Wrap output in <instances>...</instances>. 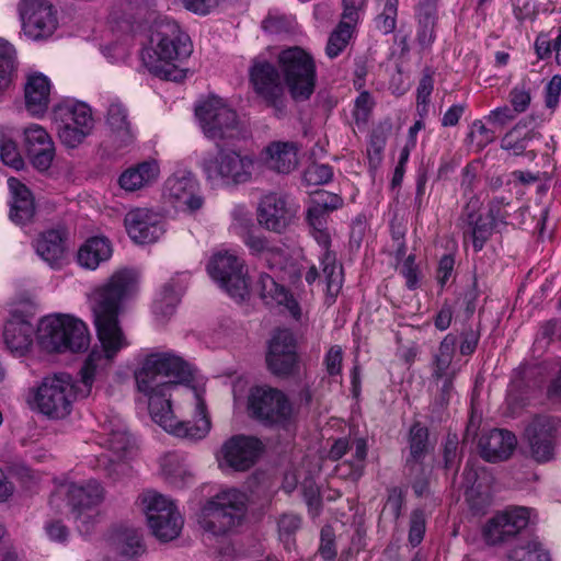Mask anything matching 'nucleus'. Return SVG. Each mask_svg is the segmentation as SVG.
I'll return each mask as SVG.
<instances>
[{"mask_svg":"<svg viewBox=\"0 0 561 561\" xmlns=\"http://www.w3.org/2000/svg\"><path fill=\"white\" fill-rule=\"evenodd\" d=\"M512 202L507 196H494L488 203L486 217L499 228L508 225V218L512 211Z\"/></svg>","mask_w":561,"mask_h":561,"instance_id":"obj_47","label":"nucleus"},{"mask_svg":"<svg viewBox=\"0 0 561 561\" xmlns=\"http://www.w3.org/2000/svg\"><path fill=\"white\" fill-rule=\"evenodd\" d=\"M254 91L274 110L276 117L286 115V98L277 68L267 61H255L250 70Z\"/></svg>","mask_w":561,"mask_h":561,"instance_id":"obj_19","label":"nucleus"},{"mask_svg":"<svg viewBox=\"0 0 561 561\" xmlns=\"http://www.w3.org/2000/svg\"><path fill=\"white\" fill-rule=\"evenodd\" d=\"M306 178L313 184H325L332 180L333 171L329 164H313L307 170Z\"/></svg>","mask_w":561,"mask_h":561,"instance_id":"obj_63","label":"nucleus"},{"mask_svg":"<svg viewBox=\"0 0 561 561\" xmlns=\"http://www.w3.org/2000/svg\"><path fill=\"white\" fill-rule=\"evenodd\" d=\"M530 510L524 506L510 507L490 518L482 529L486 543H501L527 527Z\"/></svg>","mask_w":561,"mask_h":561,"instance_id":"obj_22","label":"nucleus"},{"mask_svg":"<svg viewBox=\"0 0 561 561\" xmlns=\"http://www.w3.org/2000/svg\"><path fill=\"white\" fill-rule=\"evenodd\" d=\"M186 278L187 275L184 273L178 275V277L171 278L157 294L152 305V311L159 321L163 322L174 313L181 296L185 290Z\"/></svg>","mask_w":561,"mask_h":561,"instance_id":"obj_32","label":"nucleus"},{"mask_svg":"<svg viewBox=\"0 0 561 561\" xmlns=\"http://www.w3.org/2000/svg\"><path fill=\"white\" fill-rule=\"evenodd\" d=\"M53 83L42 72H33L26 77L24 83V101L26 111L35 117L43 116L50 104Z\"/></svg>","mask_w":561,"mask_h":561,"instance_id":"obj_28","label":"nucleus"},{"mask_svg":"<svg viewBox=\"0 0 561 561\" xmlns=\"http://www.w3.org/2000/svg\"><path fill=\"white\" fill-rule=\"evenodd\" d=\"M399 0H376L377 16L376 28L382 34H390L397 27Z\"/></svg>","mask_w":561,"mask_h":561,"instance_id":"obj_45","label":"nucleus"},{"mask_svg":"<svg viewBox=\"0 0 561 561\" xmlns=\"http://www.w3.org/2000/svg\"><path fill=\"white\" fill-rule=\"evenodd\" d=\"M425 533V518L422 511H414L411 514L409 541L415 547L421 543Z\"/></svg>","mask_w":561,"mask_h":561,"instance_id":"obj_57","label":"nucleus"},{"mask_svg":"<svg viewBox=\"0 0 561 561\" xmlns=\"http://www.w3.org/2000/svg\"><path fill=\"white\" fill-rule=\"evenodd\" d=\"M24 145L34 168L46 171L55 157L54 142L44 127L32 124L24 129Z\"/></svg>","mask_w":561,"mask_h":561,"instance_id":"obj_27","label":"nucleus"},{"mask_svg":"<svg viewBox=\"0 0 561 561\" xmlns=\"http://www.w3.org/2000/svg\"><path fill=\"white\" fill-rule=\"evenodd\" d=\"M119 552L126 558H135L145 552V546L140 534L136 530L127 531L121 543Z\"/></svg>","mask_w":561,"mask_h":561,"instance_id":"obj_52","label":"nucleus"},{"mask_svg":"<svg viewBox=\"0 0 561 561\" xmlns=\"http://www.w3.org/2000/svg\"><path fill=\"white\" fill-rule=\"evenodd\" d=\"M160 174V168L156 160L138 163L136 167L125 170L118 180L119 186L128 192L140 190L154 182Z\"/></svg>","mask_w":561,"mask_h":561,"instance_id":"obj_36","label":"nucleus"},{"mask_svg":"<svg viewBox=\"0 0 561 561\" xmlns=\"http://www.w3.org/2000/svg\"><path fill=\"white\" fill-rule=\"evenodd\" d=\"M266 364L270 371L276 376H290L297 371L296 343L289 330L275 332L268 345Z\"/></svg>","mask_w":561,"mask_h":561,"instance_id":"obj_23","label":"nucleus"},{"mask_svg":"<svg viewBox=\"0 0 561 561\" xmlns=\"http://www.w3.org/2000/svg\"><path fill=\"white\" fill-rule=\"evenodd\" d=\"M111 256L112 245L108 239L104 237H92L80 247L77 261L80 266L93 271Z\"/></svg>","mask_w":561,"mask_h":561,"instance_id":"obj_37","label":"nucleus"},{"mask_svg":"<svg viewBox=\"0 0 561 561\" xmlns=\"http://www.w3.org/2000/svg\"><path fill=\"white\" fill-rule=\"evenodd\" d=\"M191 377L190 364L172 351L148 354L135 373L152 420L168 433L196 442L209 434L211 421L204 393L179 387Z\"/></svg>","mask_w":561,"mask_h":561,"instance_id":"obj_2","label":"nucleus"},{"mask_svg":"<svg viewBox=\"0 0 561 561\" xmlns=\"http://www.w3.org/2000/svg\"><path fill=\"white\" fill-rule=\"evenodd\" d=\"M262 451V444L252 436L234 435L227 439L219 453L217 460L219 467L233 471H245L257 460Z\"/></svg>","mask_w":561,"mask_h":561,"instance_id":"obj_21","label":"nucleus"},{"mask_svg":"<svg viewBox=\"0 0 561 561\" xmlns=\"http://www.w3.org/2000/svg\"><path fill=\"white\" fill-rule=\"evenodd\" d=\"M343 360V351L339 345H333L327 352L323 364L330 376H336L341 374Z\"/></svg>","mask_w":561,"mask_h":561,"instance_id":"obj_61","label":"nucleus"},{"mask_svg":"<svg viewBox=\"0 0 561 561\" xmlns=\"http://www.w3.org/2000/svg\"><path fill=\"white\" fill-rule=\"evenodd\" d=\"M105 499L102 484L94 479L83 482L60 483L51 494L49 504L57 512L62 511L66 502L78 530L89 534L95 526L100 516V505Z\"/></svg>","mask_w":561,"mask_h":561,"instance_id":"obj_4","label":"nucleus"},{"mask_svg":"<svg viewBox=\"0 0 561 561\" xmlns=\"http://www.w3.org/2000/svg\"><path fill=\"white\" fill-rule=\"evenodd\" d=\"M138 284L136 270L121 268L92 291L90 305L100 345H94L85 358L78 382L68 374H55L43 378L38 386L31 389L28 403L32 409L50 419H64L70 414L78 398H87L91 393L96 378L128 345L118 313L123 304L137 294Z\"/></svg>","mask_w":561,"mask_h":561,"instance_id":"obj_1","label":"nucleus"},{"mask_svg":"<svg viewBox=\"0 0 561 561\" xmlns=\"http://www.w3.org/2000/svg\"><path fill=\"white\" fill-rule=\"evenodd\" d=\"M26 304L11 305L3 325V343L15 357L25 356L32 348L35 329L31 322Z\"/></svg>","mask_w":561,"mask_h":561,"instance_id":"obj_18","label":"nucleus"},{"mask_svg":"<svg viewBox=\"0 0 561 561\" xmlns=\"http://www.w3.org/2000/svg\"><path fill=\"white\" fill-rule=\"evenodd\" d=\"M15 70V49L7 41L0 38V91L7 89Z\"/></svg>","mask_w":561,"mask_h":561,"instance_id":"obj_46","label":"nucleus"},{"mask_svg":"<svg viewBox=\"0 0 561 561\" xmlns=\"http://www.w3.org/2000/svg\"><path fill=\"white\" fill-rule=\"evenodd\" d=\"M343 199L337 194L327 191H317L311 197L308 208L323 210V213L331 214L333 210L341 208Z\"/></svg>","mask_w":561,"mask_h":561,"instance_id":"obj_49","label":"nucleus"},{"mask_svg":"<svg viewBox=\"0 0 561 561\" xmlns=\"http://www.w3.org/2000/svg\"><path fill=\"white\" fill-rule=\"evenodd\" d=\"M561 98V75H554L543 87L545 107L553 114Z\"/></svg>","mask_w":561,"mask_h":561,"instance_id":"obj_54","label":"nucleus"},{"mask_svg":"<svg viewBox=\"0 0 561 561\" xmlns=\"http://www.w3.org/2000/svg\"><path fill=\"white\" fill-rule=\"evenodd\" d=\"M456 346L455 336L448 334L440 342L438 353L435 356L433 376L436 379L454 377L455 370L450 368Z\"/></svg>","mask_w":561,"mask_h":561,"instance_id":"obj_41","label":"nucleus"},{"mask_svg":"<svg viewBox=\"0 0 561 561\" xmlns=\"http://www.w3.org/2000/svg\"><path fill=\"white\" fill-rule=\"evenodd\" d=\"M193 51L190 36L172 19L158 15L149 26V43L141 51L147 69L157 77L182 81L186 69L181 64Z\"/></svg>","mask_w":561,"mask_h":561,"instance_id":"obj_3","label":"nucleus"},{"mask_svg":"<svg viewBox=\"0 0 561 561\" xmlns=\"http://www.w3.org/2000/svg\"><path fill=\"white\" fill-rule=\"evenodd\" d=\"M38 342L49 352L85 351L90 344V332L85 322L68 313L44 317L38 325Z\"/></svg>","mask_w":561,"mask_h":561,"instance_id":"obj_5","label":"nucleus"},{"mask_svg":"<svg viewBox=\"0 0 561 561\" xmlns=\"http://www.w3.org/2000/svg\"><path fill=\"white\" fill-rule=\"evenodd\" d=\"M374 101L367 91L362 92L355 100L353 117L357 125L365 124L373 110Z\"/></svg>","mask_w":561,"mask_h":561,"instance_id":"obj_56","label":"nucleus"},{"mask_svg":"<svg viewBox=\"0 0 561 561\" xmlns=\"http://www.w3.org/2000/svg\"><path fill=\"white\" fill-rule=\"evenodd\" d=\"M496 228L495 224H493L486 216L468 213L466 215L463 238L467 239L469 237L472 241L473 250L476 252H480Z\"/></svg>","mask_w":561,"mask_h":561,"instance_id":"obj_40","label":"nucleus"},{"mask_svg":"<svg viewBox=\"0 0 561 561\" xmlns=\"http://www.w3.org/2000/svg\"><path fill=\"white\" fill-rule=\"evenodd\" d=\"M0 159L4 164L15 170H21L24 165L15 142L2 134L0 135Z\"/></svg>","mask_w":561,"mask_h":561,"instance_id":"obj_50","label":"nucleus"},{"mask_svg":"<svg viewBox=\"0 0 561 561\" xmlns=\"http://www.w3.org/2000/svg\"><path fill=\"white\" fill-rule=\"evenodd\" d=\"M254 228L250 213L244 206H237L232 210L230 229L240 239Z\"/></svg>","mask_w":561,"mask_h":561,"instance_id":"obj_53","label":"nucleus"},{"mask_svg":"<svg viewBox=\"0 0 561 561\" xmlns=\"http://www.w3.org/2000/svg\"><path fill=\"white\" fill-rule=\"evenodd\" d=\"M250 415L267 425H286L293 416V407L279 390L255 387L248 397Z\"/></svg>","mask_w":561,"mask_h":561,"instance_id":"obj_14","label":"nucleus"},{"mask_svg":"<svg viewBox=\"0 0 561 561\" xmlns=\"http://www.w3.org/2000/svg\"><path fill=\"white\" fill-rule=\"evenodd\" d=\"M106 123L110 126L114 141L125 146L133 141L134 133L128 121L126 107L118 101H113L107 108Z\"/></svg>","mask_w":561,"mask_h":561,"instance_id":"obj_39","label":"nucleus"},{"mask_svg":"<svg viewBox=\"0 0 561 561\" xmlns=\"http://www.w3.org/2000/svg\"><path fill=\"white\" fill-rule=\"evenodd\" d=\"M124 224L130 239L140 244L158 241L165 231L163 217L147 208L128 211Z\"/></svg>","mask_w":561,"mask_h":561,"instance_id":"obj_25","label":"nucleus"},{"mask_svg":"<svg viewBox=\"0 0 561 561\" xmlns=\"http://www.w3.org/2000/svg\"><path fill=\"white\" fill-rule=\"evenodd\" d=\"M265 153L267 167L278 173H289L297 165V148L293 142H273Z\"/></svg>","mask_w":561,"mask_h":561,"instance_id":"obj_38","label":"nucleus"},{"mask_svg":"<svg viewBox=\"0 0 561 561\" xmlns=\"http://www.w3.org/2000/svg\"><path fill=\"white\" fill-rule=\"evenodd\" d=\"M560 427L561 420L548 414L536 415L527 425L525 436L536 461L546 462L553 458Z\"/></svg>","mask_w":561,"mask_h":561,"instance_id":"obj_20","label":"nucleus"},{"mask_svg":"<svg viewBox=\"0 0 561 561\" xmlns=\"http://www.w3.org/2000/svg\"><path fill=\"white\" fill-rule=\"evenodd\" d=\"M195 116L204 135L213 140L234 137L239 131L237 112L218 96L210 95L195 106Z\"/></svg>","mask_w":561,"mask_h":561,"instance_id":"obj_12","label":"nucleus"},{"mask_svg":"<svg viewBox=\"0 0 561 561\" xmlns=\"http://www.w3.org/2000/svg\"><path fill=\"white\" fill-rule=\"evenodd\" d=\"M400 274L404 277L407 287L415 289L419 286V266L415 263V256L410 254L400 266Z\"/></svg>","mask_w":561,"mask_h":561,"instance_id":"obj_59","label":"nucleus"},{"mask_svg":"<svg viewBox=\"0 0 561 561\" xmlns=\"http://www.w3.org/2000/svg\"><path fill=\"white\" fill-rule=\"evenodd\" d=\"M470 138L476 141L479 147H484L493 141V133L486 128L484 123L480 119L474 121L470 127Z\"/></svg>","mask_w":561,"mask_h":561,"instance_id":"obj_64","label":"nucleus"},{"mask_svg":"<svg viewBox=\"0 0 561 561\" xmlns=\"http://www.w3.org/2000/svg\"><path fill=\"white\" fill-rule=\"evenodd\" d=\"M8 186L11 193L10 219L24 226L30 222L35 215L34 198L31 191L15 178L8 179Z\"/></svg>","mask_w":561,"mask_h":561,"instance_id":"obj_33","label":"nucleus"},{"mask_svg":"<svg viewBox=\"0 0 561 561\" xmlns=\"http://www.w3.org/2000/svg\"><path fill=\"white\" fill-rule=\"evenodd\" d=\"M256 289L266 305L283 306L295 319H299L300 308L298 302L274 276L261 274L256 282Z\"/></svg>","mask_w":561,"mask_h":561,"instance_id":"obj_31","label":"nucleus"},{"mask_svg":"<svg viewBox=\"0 0 561 561\" xmlns=\"http://www.w3.org/2000/svg\"><path fill=\"white\" fill-rule=\"evenodd\" d=\"M199 167L213 186H232L251 181L254 159L249 154L221 148L216 153H205Z\"/></svg>","mask_w":561,"mask_h":561,"instance_id":"obj_6","label":"nucleus"},{"mask_svg":"<svg viewBox=\"0 0 561 561\" xmlns=\"http://www.w3.org/2000/svg\"><path fill=\"white\" fill-rule=\"evenodd\" d=\"M152 534L161 541L175 539L183 527V518L174 503L153 490H147L139 496Z\"/></svg>","mask_w":561,"mask_h":561,"instance_id":"obj_10","label":"nucleus"},{"mask_svg":"<svg viewBox=\"0 0 561 561\" xmlns=\"http://www.w3.org/2000/svg\"><path fill=\"white\" fill-rule=\"evenodd\" d=\"M45 535L46 537L57 543H65L67 542L70 531L68 527L60 520H48L45 523L44 526Z\"/></svg>","mask_w":561,"mask_h":561,"instance_id":"obj_60","label":"nucleus"},{"mask_svg":"<svg viewBox=\"0 0 561 561\" xmlns=\"http://www.w3.org/2000/svg\"><path fill=\"white\" fill-rule=\"evenodd\" d=\"M330 214L323 210L307 207L306 221L309 232L314 241L324 250L320 262L327 283V293L331 298H335L342 288L343 273L342 267L336 264L335 254L330 251L332 229L329 226Z\"/></svg>","mask_w":561,"mask_h":561,"instance_id":"obj_11","label":"nucleus"},{"mask_svg":"<svg viewBox=\"0 0 561 561\" xmlns=\"http://www.w3.org/2000/svg\"><path fill=\"white\" fill-rule=\"evenodd\" d=\"M100 445L113 453V457L102 455L99 461L105 458L111 462L107 468L108 476L116 478V476L124 471L125 465L121 461L131 451L134 442L128 434L127 427L123 419L118 415L105 416L101 423Z\"/></svg>","mask_w":561,"mask_h":561,"instance_id":"obj_17","label":"nucleus"},{"mask_svg":"<svg viewBox=\"0 0 561 561\" xmlns=\"http://www.w3.org/2000/svg\"><path fill=\"white\" fill-rule=\"evenodd\" d=\"M537 136L538 133L534 129H528L526 126L517 124L503 137L502 148L513 152L515 156H519Z\"/></svg>","mask_w":561,"mask_h":561,"instance_id":"obj_43","label":"nucleus"},{"mask_svg":"<svg viewBox=\"0 0 561 561\" xmlns=\"http://www.w3.org/2000/svg\"><path fill=\"white\" fill-rule=\"evenodd\" d=\"M163 195L176 207L188 211L198 210L203 206L198 182L187 170H179L167 179Z\"/></svg>","mask_w":561,"mask_h":561,"instance_id":"obj_24","label":"nucleus"},{"mask_svg":"<svg viewBox=\"0 0 561 561\" xmlns=\"http://www.w3.org/2000/svg\"><path fill=\"white\" fill-rule=\"evenodd\" d=\"M298 210V204L286 194L270 192L259 199L256 220L263 229L280 234L294 224Z\"/></svg>","mask_w":561,"mask_h":561,"instance_id":"obj_16","label":"nucleus"},{"mask_svg":"<svg viewBox=\"0 0 561 561\" xmlns=\"http://www.w3.org/2000/svg\"><path fill=\"white\" fill-rule=\"evenodd\" d=\"M207 272L231 298L243 300L249 295V283L244 264L233 251H218L213 254Z\"/></svg>","mask_w":561,"mask_h":561,"instance_id":"obj_13","label":"nucleus"},{"mask_svg":"<svg viewBox=\"0 0 561 561\" xmlns=\"http://www.w3.org/2000/svg\"><path fill=\"white\" fill-rule=\"evenodd\" d=\"M60 141L68 148L78 147L90 135L94 119L90 106L76 100H62L53 110Z\"/></svg>","mask_w":561,"mask_h":561,"instance_id":"obj_9","label":"nucleus"},{"mask_svg":"<svg viewBox=\"0 0 561 561\" xmlns=\"http://www.w3.org/2000/svg\"><path fill=\"white\" fill-rule=\"evenodd\" d=\"M247 496L237 489H227L201 508L198 524L215 536L224 535L238 526L244 515Z\"/></svg>","mask_w":561,"mask_h":561,"instance_id":"obj_7","label":"nucleus"},{"mask_svg":"<svg viewBox=\"0 0 561 561\" xmlns=\"http://www.w3.org/2000/svg\"><path fill=\"white\" fill-rule=\"evenodd\" d=\"M36 254L51 267H59L66 256V245L61 231L56 229L41 233L34 241Z\"/></svg>","mask_w":561,"mask_h":561,"instance_id":"obj_34","label":"nucleus"},{"mask_svg":"<svg viewBox=\"0 0 561 561\" xmlns=\"http://www.w3.org/2000/svg\"><path fill=\"white\" fill-rule=\"evenodd\" d=\"M160 471L164 480L174 488H183L193 480V472L186 457L176 451L161 457Z\"/></svg>","mask_w":561,"mask_h":561,"instance_id":"obj_35","label":"nucleus"},{"mask_svg":"<svg viewBox=\"0 0 561 561\" xmlns=\"http://www.w3.org/2000/svg\"><path fill=\"white\" fill-rule=\"evenodd\" d=\"M277 62L291 99L296 102L309 100L317 84L312 56L300 47H290L279 53Z\"/></svg>","mask_w":561,"mask_h":561,"instance_id":"obj_8","label":"nucleus"},{"mask_svg":"<svg viewBox=\"0 0 561 561\" xmlns=\"http://www.w3.org/2000/svg\"><path fill=\"white\" fill-rule=\"evenodd\" d=\"M367 0H342L343 12L341 20L357 26L365 10Z\"/></svg>","mask_w":561,"mask_h":561,"instance_id":"obj_55","label":"nucleus"},{"mask_svg":"<svg viewBox=\"0 0 561 561\" xmlns=\"http://www.w3.org/2000/svg\"><path fill=\"white\" fill-rule=\"evenodd\" d=\"M510 102L515 113H524L529 107L531 92L528 82L523 80L511 90Z\"/></svg>","mask_w":561,"mask_h":561,"instance_id":"obj_51","label":"nucleus"},{"mask_svg":"<svg viewBox=\"0 0 561 561\" xmlns=\"http://www.w3.org/2000/svg\"><path fill=\"white\" fill-rule=\"evenodd\" d=\"M517 440L513 433L506 430L493 428L479 439V450L489 462L506 460L516 447Z\"/></svg>","mask_w":561,"mask_h":561,"instance_id":"obj_29","label":"nucleus"},{"mask_svg":"<svg viewBox=\"0 0 561 561\" xmlns=\"http://www.w3.org/2000/svg\"><path fill=\"white\" fill-rule=\"evenodd\" d=\"M403 505V496L400 490L393 489L389 492L387 502L383 506L382 514L386 517H390L393 520H397L401 514Z\"/></svg>","mask_w":561,"mask_h":561,"instance_id":"obj_62","label":"nucleus"},{"mask_svg":"<svg viewBox=\"0 0 561 561\" xmlns=\"http://www.w3.org/2000/svg\"><path fill=\"white\" fill-rule=\"evenodd\" d=\"M18 11L22 33L30 41L47 39L58 27L57 10L47 0H21Z\"/></svg>","mask_w":561,"mask_h":561,"instance_id":"obj_15","label":"nucleus"},{"mask_svg":"<svg viewBox=\"0 0 561 561\" xmlns=\"http://www.w3.org/2000/svg\"><path fill=\"white\" fill-rule=\"evenodd\" d=\"M356 26L340 21L336 27L330 33L327 45L325 55L330 59H334L342 54L347 47L350 41L355 33Z\"/></svg>","mask_w":561,"mask_h":561,"instance_id":"obj_42","label":"nucleus"},{"mask_svg":"<svg viewBox=\"0 0 561 561\" xmlns=\"http://www.w3.org/2000/svg\"><path fill=\"white\" fill-rule=\"evenodd\" d=\"M506 561H549V554L537 540H525L508 550Z\"/></svg>","mask_w":561,"mask_h":561,"instance_id":"obj_44","label":"nucleus"},{"mask_svg":"<svg viewBox=\"0 0 561 561\" xmlns=\"http://www.w3.org/2000/svg\"><path fill=\"white\" fill-rule=\"evenodd\" d=\"M428 432L421 424H414L410 430V458L408 462H417L425 454Z\"/></svg>","mask_w":561,"mask_h":561,"instance_id":"obj_48","label":"nucleus"},{"mask_svg":"<svg viewBox=\"0 0 561 561\" xmlns=\"http://www.w3.org/2000/svg\"><path fill=\"white\" fill-rule=\"evenodd\" d=\"M300 517L295 514H284L278 520V534L282 541L288 543L293 534L300 527Z\"/></svg>","mask_w":561,"mask_h":561,"instance_id":"obj_58","label":"nucleus"},{"mask_svg":"<svg viewBox=\"0 0 561 561\" xmlns=\"http://www.w3.org/2000/svg\"><path fill=\"white\" fill-rule=\"evenodd\" d=\"M352 451V458L340 462L335 470L336 474L344 479L357 481L364 473L367 457V443L363 438H357L351 444L345 438H340L332 445L329 457L332 460H339L347 451Z\"/></svg>","mask_w":561,"mask_h":561,"instance_id":"obj_26","label":"nucleus"},{"mask_svg":"<svg viewBox=\"0 0 561 561\" xmlns=\"http://www.w3.org/2000/svg\"><path fill=\"white\" fill-rule=\"evenodd\" d=\"M252 255L264 260L271 271H282L286 263V254L282 248L271 243L267 237L257 233L254 228L241 238Z\"/></svg>","mask_w":561,"mask_h":561,"instance_id":"obj_30","label":"nucleus"}]
</instances>
